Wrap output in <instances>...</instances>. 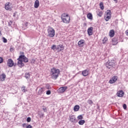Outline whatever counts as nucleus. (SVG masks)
Returning <instances> with one entry per match:
<instances>
[{
	"mask_svg": "<svg viewBox=\"0 0 128 128\" xmlns=\"http://www.w3.org/2000/svg\"><path fill=\"white\" fill-rule=\"evenodd\" d=\"M60 70L56 68H52L50 70V74L52 80H56L58 78V74H60Z\"/></svg>",
	"mask_w": 128,
	"mask_h": 128,
	"instance_id": "f257e3e1",
	"label": "nucleus"
},
{
	"mask_svg": "<svg viewBox=\"0 0 128 128\" xmlns=\"http://www.w3.org/2000/svg\"><path fill=\"white\" fill-rule=\"evenodd\" d=\"M61 18L64 24H70V17L69 16L68 14H62Z\"/></svg>",
	"mask_w": 128,
	"mask_h": 128,
	"instance_id": "f03ea898",
	"label": "nucleus"
},
{
	"mask_svg": "<svg viewBox=\"0 0 128 128\" xmlns=\"http://www.w3.org/2000/svg\"><path fill=\"white\" fill-rule=\"evenodd\" d=\"M106 66L108 70H112V68L116 66V61L114 60H112L111 61L108 60L106 64Z\"/></svg>",
	"mask_w": 128,
	"mask_h": 128,
	"instance_id": "7ed1b4c3",
	"label": "nucleus"
},
{
	"mask_svg": "<svg viewBox=\"0 0 128 128\" xmlns=\"http://www.w3.org/2000/svg\"><path fill=\"white\" fill-rule=\"evenodd\" d=\"M48 36L50 38H54V36H56V31L54 30V28L51 27H48V28L47 30Z\"/></svg>",
	"mask_w": 128,
	"mask_h": 128,
	"instance_id": "20e7f679",
	"label": "nucleus"
},
{
	"mask_svg": "<svg viewBox=\"0 0 128 128\" xmlns=\"http://www.w3.org/2000/svg\"><path fill=\"white\" fill-rule=\"evenodd\" d=\"M22 60L24 62H28V58L24 55H20L19 56L18 60Z\"/></svg>",
	"mask_w": 128,
	"mask_h": 128,
	"instance_id": "39448f33",
	"label": "nucleus"
},
{
	"mask_svg": "<svg viewBox=\"0 0 128 128\" xmlns=\"http://www.w3.org/2000/svg\"><path fill=\"white\" fill-rule=\"evenodd\" d=\"M5 9H6V10H12V5H10V2H7L5 4Z\"/></svg>",
	"mask_w": 128,
	"mask_h": 128,
	"instance_id": "423d86ee",
	"label": "nucleus"
},
{
	"mask_svg": "<svg viewBox=\"0 0 128 128\" xmlns=\"http://www.w3.org/2000/svg\"><path fill=\"white\" fill-rule=\"evenodd\" d=\"M14 61L12 59H8L7 62V65L10 68H12V66H14Z\"/></svg>",
	"mask_w": 128,
	"mask_h": 128,
	"instance_id": "0eeeda50",
	"label": "nucleus"
},
{
	"mask_svg": "<svg viewBox=\"0 0 128 128\" xmlns=\"http://www.w3.org/2000/svg\"><path fill=\"white\" fill-rule=\"evenodd\" d=\"M66 90H68V87L66 86L61 87L58 89V92L60 93L64 92Z\"/></svg>",
	"mask_w": 128,
	"mask_h": 128,
	"instance_id": "6e6552de",
	"label": "nucleus"
},
{
	"mask_svg": "<svg viewBox=\"0 0 128 128\" xmlns=\"http://www.w3.org/2000/svg\"><path fill=\"white\" fill-rule=\"evenodd\" d=\"M18 66H19V68H22L24 66V64L22 62V60L21 59L18 58Z\"/></svg>",
	"mask_w": 128,
	"mask_h": 128,
	"instance_id": "1a4fd4ad",
	"label": "nucleus"
},
{
	"mask_svg": "<svg viewBox=\"0 0 128 128\" xmlns=\"http://www.w3.org/2000/svg\"><path fill=\"white\" fill-rule=\"evenodd\" d=\"M118 80V77L116 76H113L109 81L110 84H114Z\"/></svg>",
	"mask_w": 128,
	"mask_h": 128,
	"instance_id": "9d476101",
	"label": "nucleus"
},
{
	"mask_svg": "<svg viewBox=\"0 0 128 128\" xmlns=\"http://www.w3.org/2000/svg\"><path fill=\"white\" fill-rule=\"evenodd\" d=\"M70 122H78V120H76V116H70Z\"/></svg>",
	"mask_w": 128,
	"mask_h": 128,
	"instance_id": "9b49d317",
	"label": "nucleus"
},
{
	"mask_svg": "<svg viewBox=\"0 0 128 128\" xmlns=\"http://www.w3.org/2000/svg\"><path fill=\"white\" fill-rule=\"evenodd\" d=\"M44 90H46V88H40L38 94L39 96H42V94H44Z\"/></svg>",
	"mask_w": 128,
	"mask_h": 128,
	"instance_id": "f8f14e48",
	"label": "nucleus"
},
{
	"mask_svg": "<svg viewBox=\"0 0 128 128\" xmlns=\"http://www.w3.org/2000/svg\"><path fill=\"white\" fill-rule=\"evenodd\" d=\"M94 30V28L93 27H90L88 29V36H92V31Z\"/></svg>",
	"mask_w": 128,
	"mask_h": 128,
	"instance_id": "ddd939ff",
	"label": "nucleus"
},
{
	"mask_svg": "<svg viewBox=\"0 0 128 128\" xmlns=\"http://www.w3.org/2000/svg\"><path fill=\"white\" fill-rule=\"evenodd\" d=\"M118 37H114L112 39V44H113V46H116V44H118Z\"/></svg>",
	"mask_w": 128,
	"mask_h": 128,
	"instance_id": "4468645a",
	"label": "nucleus"
},
{
	"mask_svg": "<svg viewBox=\"0 0 128 128\" xmlns=\"http://www.w3.org/2000/svg\"><path fill=\"white\" fill-rule=\"evenodd\" d=\"M82 74L84 76H88V70H85L82 72Z\"/></svg>",
	"mask_w": 128,
	"mask_h": 128,
	"instance_id": "2eb2a0df",
	"label": "nucleus"
},
{
	"mask_svg": "<svg viewBox=\"0 0 128 128\" xmlns=\"http://www.w3.org/2000/svg\"><path fill=\"white\" fill-rule=\"evenodd\" d=\"M6 76L4 74H2L0 76V80L1 82H4V80H6Z\"/></svg>",
	"mask_w": 128,
	"mask_h": 128,
	"instance_id": "dca6fc26",
	"label": "nucleus"
},
{
	"mask_svg": "<svg viewBox=\"0 0 128 128\" xmlns=\"http://www.w3.org/2000/svg\"><path fill=\"white\" fill-rule=\"evenodd\" d=\"M109 36L110 38H114V30H110L109 33Z\"/></svg>",
	"mask_w": 128,
	"mask_h": 128,
	"instance_id": "f3484780",
	"label": "nucleus"
},
{
	"mask_svg": "<svg viewBox=\"0 0 128 128\" xmlns=\"http://www.w3.org/2000/svg\"><path fill=\"white\" fill-rule=\"evenodd\" d=\"M84 40H80L78 42V46L80 47H82V46L84 45Z\"/></svg>",
	"mask_w": 128,
	"mask_h": 128,
	"instance_id": "a211bd4d",
	"label": "nucleus"
},
{
	"mask_svg": "<svg viewBox=\"0 0 128 128\" xmlns=\"http://www.w3.org/2000/svg\"><path fill=\"white\" fill-rule=\"evenodd\" d=\"M34 6L35 8H38L40 6V1H38V0H36L35 1Z\"/></svg>",
	"mask_w": 128,
	"mask_h": 128,
	"instance_id": "6ab92c4d",
	"label": "nucleus"
},
{
	"mask_svg": "<svg viewBox=\"0 0 128 128\" xmlns=\"http://www.w3.org/2000/svg\"><path fill=\"white\" fill-rule=\"evenodd\" d=\"M118 96H119V98H122V96H124V91L123 90H121V91H119L118 93Z\"/></svg>",
	"mask_w": 128,
	"mask_h": 128,
	"instance_id": "aec40b11",
	"label": "nucleus"
},
{
	"mask_svg": "<svg viewBox=\"0 0 128 128\" xmlns=\"http://www.w3.org/2000/svg\"><path fill=\"white\" fill-rule=\"evenodd\" d=\"M25 78L26 80H28L30 78V72H26L25 74Z\"/></svg>",
	"mask_w": 128,
	"mask_h": 128,
	"instance_id": "412c9836",
	"label": "nucleus"
},
{
	"mask_svg": "<svg viewBox=\"0 0 128 128\" xmlns=\"http://www.w3.org/2000/svg\"><path fill=\"white\" fill-rule=\"evenodd\" d=\"M78 110H80V106L76 105L74 106V112H78Z\"/></svg>",
	"mask_w": 128,
	"mask_h": 128,
	"instance_id": "4be33fe9",
	"label": "nucleus"
},
{
	"mask_svg": "<svg viewBox=\"0 0 128 128\" xmlns=\"http://www.w3.org/2000/svg\"><path fill=\"white\" fill-rule=\"evenodd\" d=\"M87 18L88 20H92V14L90 13H89L87 14Z\"/></svg>",
	"mask_w": 128,
	"mask_h": 128,
	"instance_id": "5701e85b",
	"label": "nucleus"
},
{
	"mask_svg": "<svg viewBox=\"0 0 128 128\" xmlns=\"http://www.w3.org/2000/svg\"><path fill=\"white\" fill-rule=\"evenodd\" d=\"M97 15L98 16H102V12L100 10H98L96 12Z\"/></svg>",
	"mask_w": 128,
	"mask_h": 128,
	"instance_id": "b1692460",
	"label": "nucleus"
},
{
	"mask_svg": "<svg viewBox=\"0 0 128 128\" xmlns=\"http://www.w3.org/2000/svg\"><path fill=\"white\" fill-rule=\"evenodd\" d=\"M84 122H86V121L84 120H80L78 122V124H80V126H82V124H84Z\"/></svg>",
	"mask_w": 128,
	"mask_h": 128,
	"instance_id": "393cba45",
	"label": "nucleus"
},
{
	"mask_svg": "<svg viewBox=\"0 0 128 128\" xmlns=\"http://www.w3.org/2000/svg\"><path fill=\"white\" fill-rule=\"evenodd\" d=\"M104 19L106 22H108V20H110V16H106V15H105Z\"/></svg>",
	"mask_w": 128,
	"mask_h": 128,
	"instance_id": "a878e982",
	"label": "nucleus"
},
{
	"mask_svg": "<svg viewBox=\"0 0 128 128\" xmlns=\"http://www.w3.org/2000/svg\"><path fill=\"white\" fill-rule=\"evenodd\" d=\"M105 16L111 17L110 10H107V12H106V14Z\"/></svg>",
	"mask_w": 128,
	"mask_h": 128,
	"instance_id": "bb28decb",
	"label": "nucleus"
},
{
	"mask_svg": "<svg viewBox=\"0 0 128 128\" xmlns=\"http://www.w3.org/2000/svg\"><path fill=\"white\" fill-rule=\"evenodd\" d=\"M108 42V38L104 37L102 40V43L103 44H106V42Z\"/></svg>",
	"mask_w": 128,
	"mask_h": 128,
	"instance_id": "cd10ccee",
	"label": "nucleus"
},
{
	"mask_svg": "<svg viewBox=\"0 0 128 128\" xmlns=\"http://www.w3.org/2000/svg\"><path fill=\"white\" fill-rule=\"evenodd\" d=\"M87 102L88 104H90V106H92V104H94V102L90 100H88Z\"/></svg>",
	"mask_w": 128,
	"mask_h": 128,
	"instance_id": "c85d7f7f",
	"label": "nucleus"
},
{
	"mask_svg": "<svg viewBox=\"0 0 128 128\" xmlns=\"http://www.w3.org/2000/svg\"><path fill=\"white\" fill-rule=\"evenodd\" d=\"M100 6L101 10H104V3H102V2H100Z\"/></svg>",
	"mask_w": 128,
	"mask_h": 128,
	"instance_id": "c756f323",
	"label": "nucleus"
},
{
	"mask_svg": "<svg viewBox=\"0 0 128 128\" xmlns=\"http://www.w3.org/2000/svg\"><path fill=\"white\" fill-rule=\"evenodd\" d=\"M2 40H3V42H4V44H6V42H8V40H6V38L2 37Z\"/></svg>",
	"mask_w": 128,
	"mask_h": 128,
	"instance_id": "7c9ffc66",
	"label": "nucleus"
},
{
	"mask_svg": "<svg viewBox=\"0 0 128 128\" xmlns=\"http://www.w3.org/2000/svg\"><path fill=\"white\" fill-rule=\"evenodd\" d=\"M22 91L23 92H26V87L24 86L22 87Z\"/></svg>",
	"mask_w": 128,
	"mask_h": 128,
	"instance_id": "2f4dec72",
	"label": "nucleus"
},
{
	"mask_svg": "<svg viewBox=\"0 0 128 128\" xmlns=\"http://www.w3.org/2000/svg\"><path fill=\"white\" fill-rule=\"evenodd\" d=\"M52 50H56V46L54 44L51 47Z\"/></svg>",
	"mask_w": 128,
	"mask_h": 128,
	"instance_id": "473e14b6",
	"label": "nucleus"
},
{
	"mask_svg": "<svg viewBox=\"0 0 128 128\" xmlns=\"http://www.w3.org/2000/svg\"><path fill=\"white\" fill-rule=\"evenodd\" d=\"M32 121V118H30V117H28L27 118H26V122H30Z\"/></svg>",
	"mask_w": 128,
	"mask_h": 128,
	"instance_id": "72a5a7b5",
	"label": "nucleus"
},
{
	"mask_svg": "<svg viewBox=\"0 0 128 128\" xmlns=\"http://www.w3.org/2000/svg\"><path fill=\"white\" fill-rule=\"evenodd\" d=\"M12 21L10 20L8 23V26H12Z\"/></svg>",
	"mask_w": 128,
	"mask_h": 128,
	"instance_id": "f704fd0d",
	"label": "nucleus"
},
{
	"mask_svg": "<svg viewBox=\"0 0 128 128\" xmlns=\"http://www.w3.org/2000/svg\"><path fill=\"white\" fill-rule=\"evenodd\" d=\"M64 45L62 44L61 48H60V52H62V50H64Z\"/></svg>",
	"mask_w": 128,
	"mask_h": 128,
	"instance_id": "c9c22d12",
	"label": "nucleus"
},
{
	"mask_svg": "<svg viewBox=\"0 0 128 128\" xmlns=\"http://www.w3.org/2000/svg\"><path fill=\"white\" fill-rule=\"evenodd\" d=\"M78 120H82L84 118L82 117V115H80L78 116Z\"/></svg>",
	"mask_w": 128,
	"mask_h": 128,
	"instance_id": "e433bc0d",
	"label": "nucleus"
},
{
	"mask_svg": "<svg viewBox=\"0 0 128 128\" xmlns=\"http://www.w3.org/2000/svg\"><path fill=\"white\" fill-rule=\"evenodd\" d=\"M62 46V44H59L58 46H56V50H60Z\"/></svg>",
	"mask_w": 128,
	"mask_h": 128,
	"instance_id": "4c0bfd02",
	"label": "nucleus"
},
{
	"mask_svg": "<svg viewBox=\"0 0 128 128\" xmlns=\"http://www.w3.org/2000/svg\"><path fill=\"white\" fill-rule=\"evenodd\" d=\"M50 94H52V92H50V90H47L46 92V94L50 95Z\"/></svg>",
	"mask_w": 128,
	"mask_h": 128,
	"instance_id": "58836bf2",
	"label": "nucleus"
},
{
	"mask_svg": "<svg viewBox=\"0 0 128 128\" xmlns=\"http://www.w3.org/2000/svg\"><path fill=\"white\" fill-rule=\"evenodd\" d=\"M2 62H4V58H2V57H0V64H2Z\"/></svg>",
	"mask_w": 128,
	"mask_h": 128,
	"instance_id": "ea45409f",
	"label": "nucleus"
},
{
	"mask_svg": "<svg viewBox=\"0 0 128 128\" xmlns=\"http://www.w3.org/2000/svg\"><path fill=\"white\" fill-rule=\"evenodd\" d=\"M123 108H124V110H126V104H123Z\"/></svg>",
	"mask_w": 128,
	"mask_h": 128,
	"instance_id": "a19ab883",
	"label": "nucleus"
},
{
	"mask_svg": "<svg viewBox=\"0 0 128 128\" xmlns=\"http://www.w3.org/2000/svg\"><path fill=\"white\" fill-rule=\"evenodd\" d=\"M26 128H32V126L30 124H29L26 126Z\"/></svg>",
	"mask_w": 128,
	"mask_h": 128,
	"instance_id": "79ce46f5",
	"label": "nucleus"
},
{
	"mask_svg": "<svg viewBox=\"0 0 128 128\" xmlns=\"http://www.w3.org/2000/svg\"><path fill=\"white\" fill-rule=\"evenodd\" d=\"M44 116V114H42V113H41L40 114V118H43Z\"/></svg>",
	"mask_w": 128,
	"mask_h": 128,
	"instance_id": "37998d69",
	"label": "nucleus"
},
{
	"mask_svg": "<svg viewBox=\"0 0 128 128\" xmlns=\"http://www.w3.org/2000/svg\"><path fill=\"white\" fill-rule=\"evenodd\" d=\"M43 110H44V112H46L47 110H46V108H43Z\"/></svg>",
	"mask_w": 128,
	"mask_h": 128,
	"instance_id": "c03bdc74",
	"label": "nucleus"
},
{
	"mask_svg": "<svg viewBox=\"0 0 128 128\" xmlns=\"http://www.w3.org/2000/svg\"><path fill=\"white\" fill-rule=\"evenodd\" d=\"M16 12L13 14V16L14 18H16Z\"/></svg>",
	"mask_w": 128,
	"mask_h": 128,
	"instance_id": "a18cd8bd",
	"label": "nucleus"
},
{
	"mask_svg": "<svg viewBox=\"0 0 128 128\" xmlns=\"http://www.w3.org/2000/svg\"><path fill=\"white\" fill-rule=\"evenodd\" d=\"M126 36H128V30H126Z\"/></svg>",
	"mask_w": 128,
	"mask_h": 128,
	"instance_id": "49530a36",
	"label": "nucleus"
},
{
	"mask_svg": "<svg viewBox=\"0 0 128 128\" xmlns=\"http://www.w3.org/2000/svg\"><path fill=\"white\" fill-rule=\"evenodd\" d=\"M0 36H2V31L0 30Z\"/></svg>",
	"mask_w": 128,
	"mask_h": 128,
	"instance_id": "de8ad7c7",
	"label": "nucleus"
},
{
	"mask_svg": "<svg viewBox=\"0 0 128 128\" xmlns=\"http://www.w3.org/2000/svg\"><path fill=\"white\" fill-rule=\"evenodd\" d=\"M26 124H23V126H26Z\"/></svg>",
	"mask_w": 128,
	"mask_h": 128,
	"instance_id": "09e8293b",
	"label": "nucleus"
},
{
	"mask_svg": "<svg viewBox=\"0 0 128 128\" xmlns=\"http://www.w3.org/2000/svg\"><path fill=\"white\" fill-rule=\"evenodd\" d=\"M114 2H116L117 0H114Z\"/></svg>",
	"mask_w": 128,
	"mask_h": 128,
	"instance_id": "8fccbe9b",
	"label": "nucleus"
},
{
	"mask_svg": "<svg viewBox=\"0 0 128 128\" xmlns=\"http://www.w3.org/2000/svg\"><path fill=\"white\" fill-rule=\"evenodd\" d=\"M38 88H37L36 90H38Z\"/></svg>",
	"mask_w": 128,
	"mask_h": 128,
	"instance_id": "3c124183",
	"label": "nucleus"
},
{
	"mask_svg": "<svg viewBox=\"0 0 128 128\" xmlns=\"http://www.w3.org/2000/svg\"><path fill=\"white\" fill-rule=\"evenodd\" d=\"M22 54H24V52H22Z\"/></svg>",
	"mask_w": 128,
	"mask_h": 128,
	"instance_id": "603ef678",
	"label": "nucleus"
}]
</instances>
